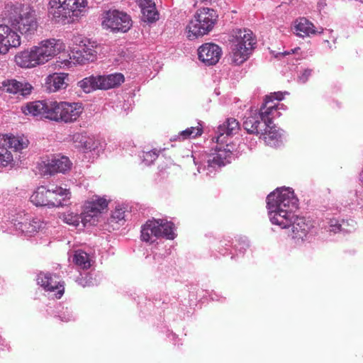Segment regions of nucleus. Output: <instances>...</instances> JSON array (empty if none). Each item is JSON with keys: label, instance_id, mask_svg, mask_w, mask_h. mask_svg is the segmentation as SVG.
<instances>
[{"label": "nucleus", "instance_id": "412c9836", "mask_svg": "<svg viewBox=\"0 0 363 363\" xmlns=\"http://www.w3.org/2000/svg\"><path fill=\"white\" fill-rule=\"evenodd\" d=\"M68 76L67 73H53L48 75L45 83L46 90L52 93L66 89L68 86Z\"/></svg>", "mask_w": 363, "mask_h": 363}, {"label": "nucleus", "instance_id": "a878e982", "mask_svg": "<svg viewBox=\"0 0 363 363\" xmlns=\"http://www.w3.org/2000/svg\"><path fill=\"white\" fill-rule=\"evenodd\" d=\"M322 32L323 30L321 31L316 30L314 25L306 18H300L295 21L294 33L300 37H309Z\"/></svg>", "mask_w": 363, "mask_h": 363}, {"label": "nucleus", "instance_id": "aec40b11", "mask_svg": "<svg viewBox=\"0 0 363 363\" xmlns=\"http://www.w3.org/2000/svg\"><path fill=\"white\" fill-rule=\"evenodd\" d=\"M231 156L232 152L230 150L216 148L215 152L208 156L207 160L208 169L209 172H212L211 169H216L230 163Z\"/></svg>", "mask_w": 363, "mask_h": 363}, {"label": "nucleus", "instance_id": "e433bc0d", "mask_svg": "<svg viewBox=\"0 0 363 363\" xmlns=\"http://www.w3.org/2000/svg\"><path fill=\"white\" fill-rule=\"evenodd\" d=\"M159 152L157 149L143 152V160L146 165L151 164L158 157Z\"/></svg>", "mask_w": 363, "mask_h": 363}, {"label": "nucleus", "instance_id": "79ce46f5", "mask_svg": "<svg viewBox=\"0 0 363 363\" xmlns=\"http://www.w3.org/2000/svg\"><path fill=\"white\" fill-rule=\"evenodd\" d=\"M139 4L141 10H143L144 8H148L155 4L153 0H139Z\"/></svg>", "mask_w": 363, "mask_h": 363}, {"label": "nucleus", "instance_id": "9d476101", "mask_svg": "<svg viewBox=\"0 0 363 363\" xmlns=\"http://www.w3.org/2000/svg\"><path fill=\"white\" fill-rule=\"evenodd\" d=\"M16 230L26 235L31 236L43 228V223L38 218H33L24 212H19L12 218Z\"/></svg>", "mask_w": 363, "mask_h": 363}, {"label": "nucleus", "instance_id": "1a4fd4ad", "mask_svg": "<svg viewBox=\"0 0 363 363\" xmlns=\"http://www.w3.org/2000/svg\"><path fill=\"white\" fill-rule=\"evenodd\" d=\"M34 47L41 65L48 62L65 49L63 43L55 38L42 40Z\"/></svg>", "mask_w": 363, "mask_h": 363}, {"label": "nucleus", "instance_id": "ddd939ff", "mask_svg": "<svg viewBox=\"0 0 363 363\" xmlns=\"http://www.w3.org/2000/svg\"><path fill=\"white\" fill-rule=\"evenodd\" d=\"M21 45V37L6 25H0V51L6 53L11 48Z\"/></svg>", "mask_w": 363, "mask_h": 363}, {"label": "nucleus", "instance_id": "4468645a", "mask_svg": "<svg viewBox=\"0 0 363 363\" xmlns=\"http://www.w3.org/2000/svg\"><path fill=\"white\" fill-rule=\"evenodd\" d=\"M221 54V48L214 43H205L198 49L199 59L206 65H216Z\"/></svg>", "mask_w": 363, "mask_h": 363}, {"label": "nucleus", "instance_id": "f8f14e48", "mask_svg": "<svg viewBox=\"0 0 363 363\" xmlns=\"http://www.w3.org/2000/svg\"><path fill=\"white\" fill-rule=\"evenodd\" d=\"M261 121H264V123H267L269 130V138H274L277 135L274 127L272 125L273 120L277 116H279L278 112L277 104L271 100V96H266L264 103L259 109Z\"/></svg>", "mask_w": 363, "mask_h": 363}, {"label": "nucleus", "instance_id": "c756f323", "mask_svg": "<svg viewBox=\"0 0 363 363\" xmlns=\"http://www.w3.org/2000/svg\"><path fill=\"white\" fill-rule=\"evenodd\" d=\"M78 86L85 93H90L94 90L99 89L97 76L92 75L83 79L78 82Z\"/></svg>", "mask_w": 363, "mask_h": 363}, {"label": "nucleus", "instance_id": "6e6552de", "mask_svg": "<svg viewBox=\"0 0 363 363\" xmlns=\"http://www.w3.org/2000/svg\"><path fill=\"white\" fill-rule=\"evenodd\" d=\"M102 25L111 30L125 33L132 26V20L124 12L118 10H110L105 13Z\"/></svg>", "mask_w": 363, "mask_h": 363}, {"label": "nucleus", "instance_id": "393cba45", "mask_svg": "<svg viewBox=\"0 0 363 363\" xmlns=\"http://www.w3.org/2000/svg\"><path fill=\"white\" fill-rule=\"evenodd\" d=\"M124 76L121 73H115L108 75H98L99 89L107 90L117 87L124 82Z\"/></svg>", "mask_w": 363, "mask_h": 363}, {"label": "nucleus", "instance_id": "7ed1b4c3", "mask_svg": "<svg viewBox=\"0 0 363 363\" xmlns=\"http://www.w3.org/2000/svg\"><path fill=\"white\" fill-rule=\"evenodd\" d=\"M231 43V62L235 65H240L249 57L255 48L256 39L250 30L239 29L235 31Z\"/></svg>", "mask_w": 363, "mask_h": 363}, {"label": "nucleus", "instance_id": "ea45409f", "mask_svg": "<svg viewBox=\"0 0 363 363\" xmlns=\"http://www.w3.org/2000/svg\"><path fill=\"white\" fill-rule=\"evenodd\" d=\"M73 215V213L67 214V216L65 218V222L70 225H78L79 222V217Z\"/></svg>", "mask_w": 363, "mask_h": 363}, {"label": "nucleus", "instance_id": "a18cd8bd", "mask_svg": "<svg viewBox=\"0 0 363 363\" xmlns=\"http://www.w3.org/2000/svg\"><path fill=\"white\" fill-rule=\"evenodd\" d=\"M1 53V52L0 51V54Z\"/></svg>", "mask_w": 363, "mask_h": 363}, {"label": "nucleus", "instance_id": "20e7f679", "mask_svg": "<svg viewBox=\"0 0 363 363\" xmlns=\"http://www.w3.org/2000/svg\"><path fill=\"white\" fill-rule=\"evenodd\" d=\"M48 13L56 22L65 23L72 17L79 16L85 11L87 0H50Z\"/></svg>", "mask_w": 363, "mask_h": 363}, {"label": "nucleus", "instance_id": "6ab92c4d", "mask_svg": "<svg viewBox=\"0 0 363 363\" xmlns=\"http://www.w3.org/2000/svg\"><path fill=\"white\" fill-rule=\"evenodd\" d=\"M71 162L68 157H62L60 158H53L44 162L43 168L45 175H52L57 173H65L71 168Z\"/></svg>", "mask_w": 363, "mask_h": 363}, {"label": "nucleus", "instance_id": "423d86ee", "mask_svg": "<svg viewBox=\"0 0 363 363\" xmlns=\"http://www.w3.org/2000/svg\"><path fill=\"white\" fill-rule=\"evenodd\" d=\"M69 189L55 186L47 189L44 186H39L31 195L30 201L36 206H60L62 201L69 199Z\"/></svg>", "mask_w": 363, "mask_h": 363}, {"label": "nucleus", "instance_id": "4be33fe9", "mask_svg": "<svg viewBox=\"0 0 363 363\" xmlns=\"http://www.w3.org/2000/svg\"><path fill=\"white\" fill-rule=\"evenodd\" d=\"M62 115L60 116V122L71 123L77 120L83 111V108L80 104L69 103L63 101V106L61 108Z\"/></svg>", "mask_w": 363, "mask_h": 363}, {"label": "nucleus", "instance_id": "2eb2a0df", "mask_svg": "<svg viewBox=\"0 0 363 363\" xmlns=\"http://www.w3.org/2000/svg\"><path fill=\"white\" fill-rule=\"evenodd\" d=\"M38 281L46 291H54L57 289L58 298H60L64 294L63 282L56 274L40 273L38 277Z\"/></svg>", "mask_w": 363, "mask_h": 363}, {"label": "nucleus", "instance_id": "dca6fc26", "mask_svg": "<svg viewBox=\"0 0 363 363\" xmlns=\"http://www.w3.org/2000/svg\"><path fill=\"white\" fill-rule=\"evenodd\" d=\"M260 120L259 114L248 116L243 122V127L248 133L263 135L266 140L267 136L269 137V129L267 127V123H264Z\"/></svg>", "mask_w": 363, "mask_h": 363}, {"label": "nucleus", "instance_id": "c03bdc74", "mask_svg": "<svg viewBox=\"0 0 363 363\" xmlns=\"http://www.w3.org/2000/svg\"><path fill=\"white\" fill-rule=\"evenodd\" d=\"M298 50H300V48H295V49H292V50H291V52H286V53H285V55H289V54H290V53H295V52H297V51H298Z\"/></svg>", "mask_w": 363, "mask_h": 363}, {"label": "nucleus", "instance_id": "b1692460", "mask_svg": "<svg viewBox=\"0 0 363 363\" xmlns=\"http://www.w3.org/2000/svg\"><path fill=\"white\" fill-rule=\"evenodd\" d=\"M240 128L239 122L234 118H227L223 124L218 127V135L216 137V143H223V136L232 135L238 133Z\"/></svg>", "mask_w": 363, "mask_h": 363}, {"label": "nucleus", "instance_id": "c9c22d12", "mask_svg": "<svg viewBox=\"0 0 363 363\" xmlns=\"http://www.w3.org/2000/svg\"><path fill=\"white\" fill-rule=\"evenodd\" d=\"M143 18L145 21L154 22L159 18V13L156 9L155 4L141 10Z\"/></svg>", "mask_w": 363, "mask_h": 363}, {"label": "nucleus", "instance_id": "f257e3e1", "mask_svg": "<svg viewBox=\"0 0 363 363\" xmlns=\"http://www.w3.org/2000/svg\"><path fill=\"white\" fill-rule=\"evenodd\" d=\"M298 199L290 189H277L267 197L271 222L281 228H286L294 218V210L298 208Z\"/></svg>", "mask_w": 363, "mask_h": 363}, {"label": "nucleus", "instance_id": "37998d69", "mask_svg": "<svg viewBox=\"0 0 363 363\" xmlns=\"http://www.w3.org/2000/svg\"><path fill=\"white\" fill-rule=\"evenodd\" d=\"M269 96H271V100L272 101H274V99L281 101L284 98V95L281 92H274V94H272Z\"/></svg>", "mask_w": 363, "mask_h": 363}, {"label": "nucleus", "instance_id": "72a5a7b5", "mask_svg": "<svg viewBox=\"0 0 363 363\" xmlns=\"http://www.w3.org/2000/svg\"><path fill=\"white\" fill-rule=\"evenodd\" d=\"M2 143L0 139V165L6 167L13 161V155L6 145L2 144Z\"/></svg>", "mask_w": 363, "mask_h": 363}, {"label": "nucleus", "instance_id": "473e14b6", "mask_svg": "<svg viewBox=\"0 0 363 363\" xmlns=\"http://www.w3.org/2000/svg\"><path fill=\"white\" fill-rule=\"evenodd\" d=\"M73 262L82 269H88L91 266L88 254L80 250L75 252Z\"/></svg>", "mask_w": 363, "mask_h": 363}, {"label": "nucleus", "instance_id": "c85d7f7f", "mask_svg": "<svg viewBox=\"0 0 363 363\" xmlns=\"http://www.w3.org/2000/svg\"><path fill=\"white\" fill-rule=\"evenodd\" d=\"M72 140L75 146L78 148L91 150L94 147V142L92 138L88 137L86 134L77 133L72 136Z\"/></svg>", "mask_w": 363, "mask_h": 363}, {"label": "nucleus", "instance_id": "cd10ccee", "mask_svg": "<svg viewBox=\"0 0 363 363\" xmlns=\"http://www.w3.org/2000/svg\"><path fill=\"white\" fill-rule=\"evenodd\" d=\"M0 139L8 149H13L16 151L21 150L28 145V140L21 137L5 135L0 136Z\"/></svg>", "mask_w": 363, "mask_h": 363}, {"label": "nucleus", "instance_id": "a19ab883", "mask_svg": "<svg viewBox=\"0 0 363 363\" xmlns=\"http://www.w3.org/2000/svg\"><path fill=\"white\" fill-rule=\"evenodd\" d=\"M345 224V221L342 220V223H339L336 220L330 221V227L332 228L331 230L334 233L340 232L345 230V228H342V225Z\"/></svg>", "mask_w": 363, "mask_h": 363}, {"label": "nucleus", "instance_id": "4c0bfd02", "mask_svg": "<svg viewBox=\"0 0 363 363\" xmlns=\"http://www.w3.org/2000/svg\"><path fill=\"white\" fill-rule=\"evenodd\" d=\"M125 211L119 207H116L115 210L112 212L111 216V222L119 223L124 220L125 218Z\"/></svg>", "mask_w": 363, "mask_h": 363}, {"label": "nucleus", "instance_id": "58836bf2", "mask_svg": "<svg viewBox=\"0 0 363 363\" xmlns=\"http://www.w3.org/2000/svg\"><path fill=\"white\" fill-rule=\"evenodd\" d=\"M72 60H73L72 55H69V58H67V57H64L63 55H60V57H57L56 64L57 66H59L61 68H64L66 67H69L72 65V63L73 64L75 63V62H73L72 61Z\"/></svg>", "mask_w": 363, "mask_h": 363}, {"label": "nucleus", "instance_id": "0eeeda50", "mask_svg": "<svg viewBox=\"0 0 363 363\" xmlns=\"http://www.w3.org/2000/svg\"><path fill=\"white\" fill-rule=\"evenodd\" d=\"M62 106H63V101H35L22 106L21 110L26 115L60 122V117L62 115L60 110Z\"/></svg>", "mask_w": 363, "mask_h": 363}, {"label": "nucleus", "instance_id": "5701e85b", "mask_svg": "<svg viewBox=\"0 0 363 363\" xmlns=\"http://www.w3.org/2000/svg\"><path fill=\"white\" fill-rule=\"evenodd\" d=\"M161 233L160 220H148L142 228L141 239L145 242H153L157 238L161 237Z\"/></svg>", "mask_w": 363, "mask_h": 363}, {"label": "nucleus", "instance_id": "2f4dec72", "mask_svg": "<svg viewBox=\"0 0 363 363\" xmlns=\"http://www.w3.org/2000/svg\"><path fill=\"white\" fill-rule=\"evenodd\" d=\"M3 86L6 91V92L11 94H17L18 92L21 93V95L27 94L28 92H26L23 89V84L16 81V79L8 80L3 83Z\"/></svg>", "mask_w": 363, "mask_h": 363}, {"label": "nucleus", "instance_id": "f704fd0d", "mask_svg": "<svg viewBox=\"0 0 363 363\" xmlns=\"http://www.w3.org/2000/svg\"><path fill=\"white\" fill-rule=\"evenodd\" d=\"M160 220V225L162 230L161 237H165L167 239L173 240L175 237L174 233V224L172 222Z\"/></svg>", "mask_w": 363, "mask_h": 363}, {"label": "nucleus", "instance_id": "f03ea898", "mask_svg": "<svg viewBox=\"0 0 363 363\" xmlns=\"http://www.w3.org/2000/svg\"><path fill=\"white\" fill-rule=\"evenodd\" d=\"M4 18L11 26L25 38L33 36L38 29V22L34 9L28 4L21 3L7 4Z\"/></svg>", "mask_w": 363, "mask_h": 363}, {"label": "nucleus", "instance_id": "7c9ffc66", "mask_svg": "<svg viewBox=\"0 0 363 363\" xmlns=\"http://www.w3.org/2000/svg\"><path fill=\"white\" fill-rule=\"evenodd\" d=\"M203 133V129L200 124L195 127L187 128L186 130L181 131L177 138L179 140H184L191 138H196Z\"/></svg>", "mask_w": 363, "mask_h": 363}, {"label": "nucleus", "instance_id": "9b49d317", "mask_svg": "<svg viewBox=\"0 0 363 363\" xmlns=\"http://www.w3.org/2000/svg\"><path fill=\"white\" fill-rule=\"evenodd\" d=\"M108 202L98 195H94L85 201L81 213L82 222L86 225L91 219L100 215L108 207Z\"/></svg>", "mask_w": 363, "mask_h": 363}, {"label": "nucleus", "instance_id": "bb28decb", "mask_svg": "<svg viewBox=\"0 0 363 363\" xmlns=\"http://www.w3.org/2000/svg\"><path fill=\"white\" fill-rule=\"evenodd\" d=\"M291 237L294 239L303 240L308 234L310 224L304 218L296 217L291 220Z\"/></svg>", "mask_w": 363, "mask_h": 363}, {"label": "nucleus", "instance_id": "f3484780", "mask_svg": "<svg viewBox=\"0 0 363 363\" xmlns=\"http://www.w3.org/2000/svg\"><path fill=\"white\" fill-rule=\"evenodd\" d=\"M16 64L22 68H33L41 65L34 46L18 52L14 57Z\"/></svg>", "mask_w": 363, "mask_h": 363}, {"label": "nucleus", "instance_id": "39448f33", "mask_svg": "<svg viewBox=\"0 0 363 363\" xmlns=\"http://www.w3.org/2000/svg\"><path fill=\"white\" fill-rule=\"evenodd\" d=\"M217 18L218 15L213 9L203 8L198 10L186 26L187 38L193 40L208 33L213 29Z\"/></svg>", "mask_w": 363, "mask_h": 363}, {"label": "nucleus", "instance_id": "a211bd4d", "mask_svg": "<svg viewBox=\"0 0 363 363\" xmlns=\"http://www.w3.org/2000/svg\"><path fill=\"white\" fill-rule=\"evenodd\" d=\"M97 51L94 44L89 41L80 45L79 50L72 52L73 60L80 65L87 64L96 60Z\"/></svg>", "mask_w": 363, "mask_h": 363}]
</instances>
